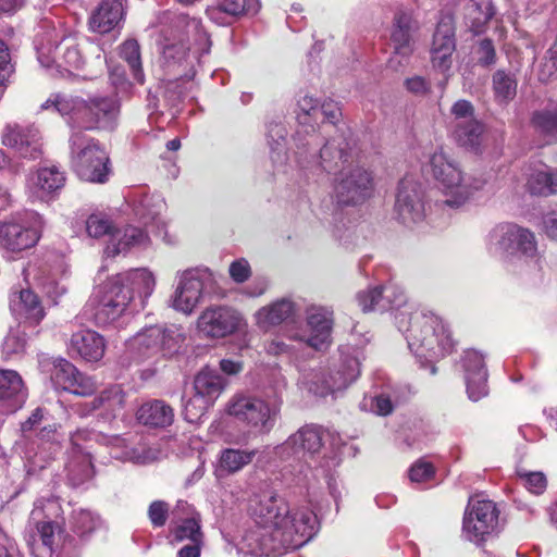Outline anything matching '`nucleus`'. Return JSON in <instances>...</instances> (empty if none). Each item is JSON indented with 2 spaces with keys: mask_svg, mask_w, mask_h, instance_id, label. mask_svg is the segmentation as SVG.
Returning <instances> with one entry per match:
<instances>
[{
  "mask_svg": "<svg viewBox=\"0 0 557 557\" xmlns=\"http://www.w3.org/2000/svg\"><path fill=\"white\" fill-rule=\"evenodd\" d=\"M297 106L298 127L293 136L295 168L289 181L301 195L325 174L336 176L359 162L360 149L352 132L338 125L342 110L337 102L305 95Z\"/></svg>",
  "mask_w": 557,
  "mask_h": 557,
  "instance_id": "1",
  "label": "nucleus"
},
{
  "mask_svg": "<svg viewBox=\"0 0 557 557\" xmlns=\"http://www.w3.org/2000/svg\"><path fill=\"white\" fill-rule=\"evenodd\" d=\"M58 113L73 132L69 138L70 164L85 182L103 184L109 180L110 158L106 148L83 131L109 129L117 124L120 103L114 96H81L53 92L39 107V112Z\"/></svg>",
  "mask_w": 557,
  "mask_h": 557,
  "instance_id": "2",
  "label": "nucleus"
},
{
  "mask_svg": "<svg viewBox=\"0 0 557 557\" xmlns=\"http://www.w3.org/2000/svg\"><path fill=\"white\" fill-rule=\"evenodd\" d=\"M162 66L168 75L195 76V64L209 53L211 41L201 21L176 14L170 29L163 32Z\"/></svg>",
  "mask_w": 557,
  "mask_h": 557,
  "instance_id": "3",
  "label": "nucleus"
},
{
  "mask_svg": "<svg viewBox=\"0 0 557 557\" xmlns=\"http://www.w3.org/2000/svg\"><path fill=\"white\" fill-rule=\"evenodd\" d=\"M154 286L156 277L146 268L134 269L110 277L99 287L96 322L104 325L116 320L126 310L134 294L144 301L152 294Z\"/></svg>",
  "mask_w": 557,
  "mask_h": 557,
  "instance_id": "4",
  "label": "nucleus"
},
{
  "mask_svg": "<svg viewBox=\"0 0 557 557\" xmlns=\"http://www.w3.org/2000/svg\"><path fill=\"white\" fill-rule=\"evenodd\" d=\"M400 332L406 334L409 349L419 358L435 360L450 354L454 342L444 321L433 312L404 311L395 315Z\"/></svg>",
  "mask_w": 557,
  "mask_h": 557,
  "instance_id": "5",
  "label": "nucleus"
},
{
  "mask_svg": "<svg viewBox=\"0 0 557 557\" xmlns=\"http://www.w3.org/2000/svg\"><path fill=\"white\" fill-rule=\"evenodd\" d=\"M429 165L445 196V199L436 201L435 206L458 209L484 184L482 180L467 176L459 163L443 150L431 154Z\"/></svg>",
  "mask_w": 557,
  "mask_h": 557,
  "instance_id": "6",
  "label": "nucleus"
},
{
  "mask_svg": "<svg viewBox=\"0 0 557 557\" xmlns=\"http://www.w3.org/2000/svg\"><path fill=\"white\" fill-rule=\"evenodd\" d=\"M40 28L42 32L37 33L34 45L37 59L42 66H67L74 70L83 66L84 57L75 37L61 35L48 22H44Z\"/></svg>",
  "mask_w": 557,
  "mask_h": 557,
  "instance_id": "7",
  "label": "nucleus"
},
{
  "mask_svg": "<svg viewBox=\"0 0 557 557\" xmlns=\"http://www.w3.org/2000/svg\"><path fill=\"white\" fill-rule=\"evenodd\" d=\"M317 516L307 509L287 515V523L274 533L262 534L261 555H280L306 544L315 533Z\"/></svg>",
  "mask_w": 557,
  "mask_h": 557,
  "instance_id": "8",
  "label": "nucleus"
},
{
  "mask_svg": "<svg viewBox=\"0 0 557 557\" xmlns=\"http://www.w3.org/2000/svg\"><path fill=\"white\" fill-rule=\"evenodd\" d=\"M421 183L410 176L404 177L397 188L394 218L406 227L426 232L431 221V208Z\"/></svg>",
  "mask_w": 557,
  "mask_h": 557,
  "instance_id": "9",
  "label": "nucleus"
},
{
  "mask_svg": "<svg viewBox=\"0 0 557 557\" xmlns=\"http://www.w3.org/2000/svg\"><path fill=\"white\" fill-rule=\"evenodd\" d=\"M375 190L374 173L359 162L342 170L333 181V199L337 207H359L366 203Z\"/></svg>",
  "mask_w": 557,
  "mask_h": 557,
  "instance_id": "10",
  "label": "nucleus"
},
{
  "mask_svg": "<svg viewBox=\"0 0 557 557\" xmlns=\"http://www.w3.org/2000/svg\"><path fill=\"white\" fill-rule=\"evenodd\" d=\"M503 528L496 504L488 499H471L466 509L462 532L466 539L481 545L496 536Z\"/></svg>",
  "mask_w": 557,
  "mask_h": 557,
  "instance_id": "11",
  "label": "nucleus"
},
{
  "mask_svg": "<svg viewBox=\"0 0 557 557\" xmlns=\"http://www.w3.org/2000/svg\"><path fill=\"white\" fill-rule=\"evenodd\" d=\"M280 412V404L250 396L235 397L228 407L231 416L259 433H269L274 428Z\"/></svg>",
  "mask_w": 557,
  "mask_h": 557,
  "instance_id": "12",
  "label": "nucleus"
},
{
  "mask_svg": "<svg viewBox=\"0 0 557 557\" xmlns=\"http://www.w3.org/2000/svg\"><path fill=\"white\" fill-rule=\"evenodd\" d=\"M448 126L456 143L476 151L484 133L483 123L476 119L474 106L466 99L453 103L449 110Z\"/></svg>",
  "mask_w": 557,
  "mask_h": 557,
  "instance_id": "13",
  "label": "nucleus"
},
{
  "mask_svg": "<svg viewBox=\"0 0 557 557\" xmlns=\"http://www.w3.org/2000/svg\"><path fill=\"white\" fill-rule=\"evenodd\" d=\"M165 209L166 202L159 194H144L134 200V214L147 227L146 231L143 230L144 237L140 244L146 240L150 244L153 242H168L166 225L162 220V213Z\"/></svg>",
  "mask_w": 557,
  "mask_h": 557,
  "instance_id": "14",
  "label": "nucleus"
},
{
  "mask_svg": "<svg viewBox=\"0 0 557 557\" xmlns=\"http://www.w3.org/2000/svg\"><path fill=\"white\" fill-rule=\"evenodd\" d=\"M86 231L89 237L111 244H140L144 237L140 227L134 225L117 227L110 218L100 213L88 216Z\"/></svg>",
  "mask_w": 557,
  "mask_h": 557,
  "instance_id": "15",
  "label": "nucleus"
},
{
  "mask_svg": "<svg viewBox=\"0 0 557 557\" xmlns=\"http://www.w3.org/2000/svg\"><path fill=\"white\" fill-rule=\"evenodd\" d=\"M289 507L287 503L277 495L264 496L253 508L252 515L259 531L256 532L259 541V553L261 554L262 534L274 533L283 529L287 523Z\"/></svg>",
  "mask_w": 557,
  "mask_h": 557,
  "instance_id": "16",
  "label": "nucleus"
},
{
  "mask_svg": "<svg viewBox=\"0 0 557 557\" xmlns=\"http://www.w3.org/2000/svg\"><path fill=\"white\" fill-rule=\"evenodd\" d=\"M242 322V315L226 306L207 308L198 318L197 326L207 337L222 338L233 334Z\"/></svg>",
  "mask_w": 557,
  "mask_h": 557,
  "instance_id": "17",
  "label": "nucleus"
},
{
  "mask_svg": "<svg viewBox=\"0 0 557 557\" xmlns=\"http://www.w3.org/2000/svg\"><path fill=\"white\" fill-rule=\"evenodd\" d=\"M456 50L455 23L450 15H445L437 22L431 47V62L441 73L449 72L453 65V54Z\"/></svg>",
  "mask_w": 557,
  "mask_h": 557,
  "instance_id": "18",
  "label": "nucleus"
},
{
  "mask_svg": "<svg viewBox=\"0 0 557 557\" xmlns=\"http://www.w3.org/2000/svg\"><path fill=\"white\" fill-rule=\"evenodd\" d=\"M2 141L18 158L36 160L41 156V135L35 125H8Z\"/></svg>",
  "mask_w": 557,
  "mask_h": 557,
  "instance_id": "19",
  "label": "nucleus"
},
{
  "mask_svg": "<svg viewBox=\"0 0 557 557\" xmlns=\"http://www.w3.org/2000/svg\"><path fill=\"white\" fill-rule=\"evenodd\" d=\"M206 271L189 269L182 272L173 297L174 309L190 313L201 298Z\"/></svg>",
  "mask_w": 557,
  "mask_h": 557,
  "instance_id": "20",
  "label": "nucleus"
},
{
  "mask_svg": "<svg viewBox=\"0 0 557 557\" xmlns=\"http://www.w3.org/2000/svg\"><path fill=\"white\" fill-rule=\"evenodd\" d=\"M419 29V23L414 20L413 14L409 10L399 9L395 12L391 41L394 53L403 58H409L413 52V35Z\"/></svg>",
  "mask_w": 557,
  "mask_h": 557,
  "instance_id": "21",
  "label": "nucleus"
},
{
  "mask_svg": "<svg viewBox=\"0 0 557 557\" xmlns=\"http://www.w3.org/2000/svg\"><path fill=\"white\" fill-rule=\"evenodd\" d=\"M467 394L470 400L478 401L488 394L487 370L484 358L475 350L465 351L462 358Z\"/></svg>",
  "mask_w": 557,
  "mask_h": 557,
  "instance_id": "22",
  "label": "nucleus"
},
{
  "mask_svg": "<svg viewBox=\"0 0 557 557\" xmlns=\"http://www.w3.org/2000/svg\"><path fill=\"white\" fill-rule=\"evenodd\" d=\"M323 446V431L315 425H305L292 434L281 446L277 454L282 457L292 455H314Z\"/></svg>",
  "mask_w": 557,
  "mask_h": 557,
  "instance_id": "23",
  "label": "nucleus"
},
{
  "mask_svg": "<svg viewBox=\"0 0 557 557\" xmlns=\"http://www.w3.org/2000/svg\"><path fill=\"white\" fill-rule=\"evenodd\" d=\"M360 375V362L357 357L347 356L342 360L337 370L323 374L314 384L315 393L324 396L346 388Z\"/></svg>",
  "mask_w": 557,
  "mask_h": 557,
  "instance_id": "24",
  "label": "nucleus"
},
{
  "mask_svg": "<svg viewBox=\"0 0 557 557\" xmlns=\"http://www.w3.org/2000/svg\"><path fill=\"white\" fill-rule=\"evenodd\" d=\"M10 311L18 322L38 325L46 317L40 297L32 289H21L10 298Z\"/></svg>",
  "mask_w": 557,
  "mask_h": 557,
  "instance_id": "25",
  "label": "nucleus"
},
{
  "mask_svg": "<svg viewBox=\"0 0 557 557\" xmlns=\"http://www.w3.org/2000/svg\"><path fill=\"white\" fill-rule=\"evenodd\" d=\"M65 172L59 166H42L29 178L28 189L32 196L47 201L60 193L65 185Z\"/></svg>",
  "mask_w": 557,
  "mask_h": 557,
  "instance_id": "26",
  "label": "nucleus"
},
{
  "mask_svg": "<svg viewBox=\"0 0 557 557\" xmlns=\"http://www.w3.org/2000/svg\"><path fill=\"white\" fill-rule=\"evenodd\" d=\"M28 226L17 222L0 224V244H38L41 237L42 219L35 212L25 214Z\"/></svg>",
  "mask_w": 557,
  "mask_h": 557,
  "instance_id": "27",
  "label": "nucleus"
},
{
  "mask_svg": "<svg viewBox=\"0 0 557 557\" xmlns=\"http://www.w3.org/2000/svg\"><path fill=\"white\" fill-rule=\"evenodd\" d=\"M69 351L72 356L79 357L87 362H97L104 355L106 342L98 332L82 329L72 334Z\"/></svg>",
  "mask_w": 557,
  "mask_h": 557,
  "instance_id": "28",
  "label": "nucleus"
},
{
  "mask_svg": "<svg viewBox=\"0 0 557 557\" xmlns=\"http://www.w3.org/2000/svg\"><path fill=\"white\" fill-rule=\"evenodd\" d=\"M39 369L42 373L49 374L50 381L55 389L67 391L71 383L77 375V368L61 357H52L46 354L38 356Z\"/></svg>",
  "mask_w": 557,
  "mask_h": 557,
  "instance_id": "29",
  "label": "nucleus"
},
{
  "mask_svg": "<svg viewBox=\"0 0 557 557\" xmlns=\"http://www.w3.org/2000/svg\"><path fill=\"white\" fill-rule=\"evenodd\" d=\"M26 398L22 377L16 371L0 369V408L15 412Z\"/></svg>",
  "mask_w": 557,
  "mask_h": 557,
  "instance_id": "30",
  "label": "nucleus"
},
{
  "mask_svg": "<svg viewBox=\"0 0 557 557\" xmlns=\"http://www.w3.org/2000/svg\"><path fill=\"white\" fill-rule=\"evenodd\" d=\"M309 335L298 336L299 341L306 342L310 347L321 350L329 343L332 331L331 313L322 308H312L307 317Z\"/></svg>",
  "mask_w": 557,
  "mask_h": 557,
  "instance_id": "31",
  "label": "nucleus"
},
{
  "mask_svg": "<svg viewBox=\"0 0 557 557\" xmlns=\"http://www.w3.org/2000/svg\"><path fill=\"white\" fill-rule=\"evenodd\" d=\"M123 14L124 8L121 0H102L89 18L90 29L107 34L120 24Z\"/></svg>",
  "mask_w": 557,
  "mask_h": 557,
  "instance_id": "32",
  "label": "nucleus"
},
{
  "mask_svg": "<svg viewBox=\"0 0 557 557\" xmlns=\"http://www.w3.org/2000/svg\"><path fill=\"white\" fill-rule=\"evenodd\" d=\"M490 244H535L534 233L513 222L498 223L487 234Z\"/></svg>",
  "mask_w": 557,
  "mask_h": 557,
  "instance_id": "33",
  "label": "nucleus"
},
{
  "mask_svg": "<svg viewBox=\"0 0 557 557\" xmlns=\"http://www.w3.org/2000/svg\"><path fill=\"white\" fill-rule=\"evenodd\" d=\"M224 387V377L209 367L203 368L194 379L195 394L211 405L219 398Z\"/></svg>",
  "mask_w": 557,
  "mask_h": 557,
  "instance_id": "34",
  "label": "nucleus"
},
{
  "mask_svg": "<svg viewBox=\"0 0 557 557\" xmlns=\"http://www.w3.org/2000/svg\"><path fill=\"white\" fill-rule=\"evenodd\" d=\"M137 419L151 428H165L174 420L173 409L163 400L148 401L138 409Z\"/></svg>",
  "mask_w": 557,
  "mask_h": 557,
  "instance_id": "35",
  "label": "nucleus"
},
{
  "mask_svg": "<svg viewBox=\"0 0 557 557\" xmlns=\"http://www.w3.org/2000/svg\"><path fill=\"white\" fill-rule=\"evenodd\" d=\"M295 311V304L288 298H282L259 309L256 313L257 323L260 327L268 329L287 321Z\"/></svg>",
  "mask_w": 557,
  "mask_h": 557,
  "instance_id": "36",
  "label": "nucleus"
},
{
  "mask_svg": "<svg viewBox=\"0 0 557 557\" xmlns=\"http://www.w3.org/2000/svg\"><path fill=\"white\" fill-rule=\"evenodd\" d=\"M531 126L541 135L557 140V100L549 99L542 108L533 111Z\"/></svg>",
  "mask_w": 557,
  "mask_h": 557,
  "instance_id": "37",
  "label": "nucleus"
},
{
  "mask_svg": "<svg viewBox=\"0 0 557 557\" xmlns=\"http://www.w3.org/2000/svg\"><path fill=\"white\" fill-rule=\"evenodd\" d=\"M527 186L532 195L549 196L557 194V169L541 165L531 173Z\"/></svg>",
  "mask_w": 557,
  "mask_h": 557,
  "instance_id": "38",
  "label": "nucleus"
},
{
  "mask_svg": "<svg viewBox=\"0 0 557 557\" xmlns=\"http://www.w3.org/2000/svg\"><path fill=\"white\" fill-rule=\"evenodd\" d=\"M257 454V449L225 448L220 454L219 469L226 474H234L251 463Z\"/></svg>",
  "mask_w": 557,
  "mask_h": 557,
  "instance_id": "39",
  "label": "nucleus"
},
{
  "mask_svg": "<svg viewBox=\"0 0 557 557\" xmlns=\"http://www.w3.org/2000/svg\"><path fill=\"white\" fill-rule=\"evenodd\" d=\"M67 478L73 486H78L89 480L94 474V467L91 463V451L86 454H70L69 462L66 463Z\"/></svg>",
  "mask_w": 557,
  "mask_h": 557,
  "instance_id": "40",
  "label": "nucleus"
},
{
  "mask_svg": "<svg viewBox=\"0 0 557 557\" xmlns=\"http://www.w3.org/2000/svg\"><path fill=\"white\" fill-rule=\"evenodd\" d=\"M124 403V394L120 386H111L102 391L97 397L88 403L79 405V412L86 416L97 409L106 408L108 410H114L116 407H121Z\"/></svg>",
  "mask_w": 557,
  "mask_h": 557,
  "instance_id": "41",
  "label": "nucleus"
},
{
  "mask_svg": "<svg viewBox=\"0 0 557 557\" xmlns=\"http://www.w3.org/2000/svg\"><path fill=\"white\" fill-rule=\"evenodd\" d=\"M165 339V331L162 326H149L138 332L132 339V347L137 348L140 355L150 354L161 348Z\"/></svg>",
  "mask_w": 557,
  "mask_h": 557,
  "instance_id": "42",
  "label": "nucleus"
},
{
  "mask_svg": "<svg viewBox=\"0 0 557 557\" xmlns=\"http://www.w3.org/2000/svg\"><path fill=\"white\" fill-rule=\"evenodd\" d=\"M493 91L498 103L510 102L517 94V79L505 70H497L493 75Z\"/></svg>",
  "mask_w": 557,
  "mask_h": 557,
  "instance_id": "43",
  "label": "nucleus"
},
{
  "mask_svg": "<svg viewBox=\"0 0 557 557\" xmlns=\"http://www.w3.org/2000/svg\"><path fill=\"white\" fill-rule=\"evenodd\" d=\"M120 57L127 63L134 79L144 84L145 75L141 67L140 47L136 39H127L120 46Z\"/></svg>",
  "mask_w": 557,
  "mask_h": 557,
  "instance_id": "44",
  "label": "nucleus"
},
{
  "mask_svg": "<svg viewBox=\"0 0 557 557\" xmlns=\"http://www.w3.org/2000/svg\"><path fill=\"white\" fill-rule=\"evenodd\" d=\"M26 347L27 334L20 324L9 330L1 345L2 354L7 358L24 355Z\"/></svg>",
  "mask_w": 557,
  "mask_h": 557,
  "instance_id": "45",
  "label": "nucleus"
},
{
  "mask_svg": "<svg viewBox=\"0 0 557 557\" xmlns=\"http://www.w3.org/2000/svg\"><path fill=\"white\" fill-rule=\"evenodd\" d=\"M191 78L187 76L173 75V78H169L163 85V97L164 100L172 108H176L185 98L187 87Z\"/></svg>",
  "mask_w": 557,
  "mask_h": 557,
  "instance_id": "46",
  "label": "nucleus"
},
{
  "mask_svg": "<svg viewBox=\"0 0 557 557\" xmlns=\"http://www.w3.org/2000/svg\"><path fill=\"white\" fill-rule=\"evenodd\" d=\"M99 517L89 510L81 509L78 511H74L73 513L72 528L73 531L81 537L89 535L99 527Z\"/></svg>",
  "mask_w": 557,
  "mask_h": 557,
  "instance_id": "47",
  "label": "nucleus"
},
{
  "mask_svg": "<svg viewBox=\"0 0 557 557\" xmlns=\"http://www.w3.org/2000/svg\"><path fill=\"white\" fill-rule=\"evenodd\" d=\"M267 136L272 152V160L276 162L285 151L287 131L282 124H270Z\"/></svg>",
  "mask_w": 557,
  "mask_h": 557,
  "instance_id": "48",
  "label": "nucleus"
},
{
  "mask_svg": "<svg viewBox=\"0 0 557 557\" xmlns=\"http://www.w3.org/2000/svg\"><path fill=\"white\" fill-rule=\"evenodd\" d=\"M357 301L363 312L387 309L382 295V286L358 293Z\"/></svg>",
  "mask_w": 557,
  "mask_h": 557,
  "instance_id": "49",
  "label": "nucleus"
},
{
  "mask_svg": "<svg viewBox=\"0 0 557 557\" xmlns=\"http://www.w3.org/2000/svg\"><path fill=\"white\" fill-rule=\"evenodd\" d=\"M218 8L233 16L256 14L260 9V2L258 0H221Z\"/></svg>",
  "mask_w": 557,
  "mask_h": 557,
  "instance_id": "50",
  "label": "nucleus"
},
{
  "mask_svg": "<svg viewBox=\"0 0 557 557\" xmlns=\"http://www.w3.org/2000/svg\"><path fill=\"white\" fill-rule=\"evenodd\" d=\"M517 475L521 485L532 494L540 495L546 490L547 480L543 472L518 469Z\"/></svg>",
  "mask_w": 557,
  "mask_h": 557,
  "instance_id": "51",
  "label": "nucleus"
},
{
  "mask_svg": "<svg viewBox=\"0 0 557 557\" xmlns=\"http://www.w3.org/2000/svg\"><path fill=\"white\" fill-rule=\"evenodd\" d=\"M114 443L115 448H124L121 453H112L113 456L117 459L132 461L134 463H147L151 459L149 451L144 447H127L125 445V441L120 437H115Z\"/></svg>",
  "mask_w": 557,
  "mask_h": 557,
  "instance_id": "52",
  "label": "nucleus"
},
{
  "mask_svg": "<svg viewBox=\"0 0 557 557\" xmlns=\"http://www.w3.org/2000/svg\"><path fill=\"white\" fill-rule=\"evenodd\" d=\"M98 435L91 433L87 430H77L73 434H71L70 442L71 448L70 453L72 455L76 454H86L87 451H91V443Z\"/></svg>",
  "mask_w": 557,
  "mask_h": 557,
  "instance_id": "53",
  "label": "nucleus"
},
{
  "mask_svg": "<svg viewBox=\"0 0 557 557\" xmlns=\"http://www.w3.org/2000/svg\"><path fill=\"white\" fill-rule=\"evenodd\" d=\"M211 406L212 405L205 400V398L194 394V396L184 404V417L188 422H196Z\"/></svg>",
  "mask_w": 557,
  "mask_h": 557,
  "instance_id": "54",
  "label": "nucleus"
},
{
  "mask_svg": "<svg viewBox=\"0 0 557 557\" xmlns=\"http://www.w3.org/2000/svg\"><path fill=\"white\" fill-rule=\"evenodd\" d=\"M174 537L176 541H200L202 533L200 531V524L195 518L185 519L174 530Z\"/></svg>",
  "mask_w": 557,
  "mask_h": 557,
  "instance_id": "55",
  "label": "nucleus"
},
{
  "mask_svg": "<svg viewBox=\"0 0 557 557\" xmlns=\"http://www.w3.org/2000/svg\"><path fill=\"white\" fill-rule=\"evenodd\" d=\"M71 385V388L66 392L84 397L90 396L97 389V384L94 379L79 371H77V375H75Z\"/></svg>",
  "mask_w": 557,
  "mask_h": 557,
  "instance_id": "56",
  "label": "nucleus"
},
{
  "mask_svg": "<svg viewBox=\"0 0 557 557\" xmlns=\"http://www.w3.org/2000/svg\"><path fill=\"white\" fill-rule=\"evenodd\" d=\"M557 72V53H553L549 49L544 59L539 63L536 75L542 83L548 82L552 76Z\"/></svg>",
  "mask_w": 557,
  "mask_h": 557,
  "instance_id": "57",
  "label": "nucleus"
},
{
  "mask_svg": "<svg viewBox=\"0 0 557 557\" xmlns=\"http://www.w3.org/2000/svg\"><path fill=\"white\" fill-rule=\"evenodd\" d=\"M169 505L163 500H154L148 508V517L154 528H161L166 523Z\"/></svg>",
  "mask_w": 557,
  "mask_h": 557,
  "instance_id": "58",
  "label": "nucleus"
},
{
  "mask_svg": "<svg viewBox=\"0 0 557 557\" xmlns=\"http://www.w3.org/2000/svg\"><path fill=\"white\" fill-rule=\"evenodd\" d=\"M36 528L42 544L49 548L54 544L55 534L62 531L61 525L55 521H40Z\"/></svg>",
  "mask_w": 557,
  "mask_h": 557,
  "instance_id": "59",
  "label": "nucleus"
},
{
  "mask_svg": "<svg viewBox=\"0 0 557 557\" xmlns=\"http://www.w3.org/2000/svg\"><path fill=\"white\" fill-rule=\"evenodd\" d=\"M478 62L482 66H491L496 63V51L492 39L484 38L479 42Z\"/></svg>",
  "mask_w": 557,
  "mask_h": 557,
  "instance_id": "60",
  "label": "nucleus"
},
{
  "mask_svg": "<svg viewBox=\"0 0 557 557\" xmlns=\"http://www.w3.org/2000/svg\"><path fill=\"white\" fill-rule=\"evenodd\" d=\"M384 302L389 307L399 308L406 302V296L401 288L396 285L382 286Z\"/></svg>",
  "mask_w": 557,
  "mask_h": 557,
  "instance_id": "61",
  "label": "nucleus"
},
{
  "mask_svg": "<svg viewBox=\"0 0 557 557\" xmlns=\"http://www.w3.org/2000/svg\"><path fill=\"white\" fill-rule=\"evenodd\" d=\"M434 474L432 463L424 460L417 461L409 470V478L412 482H423L431 479Z\"/></svg>",
  "mask_w": 557,
  "mask_h": 557,
  "instance_id": "62",
  "label": "nucleus"
},
{
  "mask_svg": "<svg viewBox=\"0 0 557 557\" xmlns=\"http://www.w3.org/2000/svg\"><path fill=\"white\" fill-rule=\"evenodd\" d=\"M0 557H23L14 539L0 527Z\"/></svg>",
  "mask_w": 557,
  "mask_h": 557,
  "instance_id": "63",
  "label": "nucleus"
},
{
  "mask_svg": "<svg viewBox=\"0 0 557 557\" xmlns=\"http://www.w3.org/2000/svg\"><path fill=\"white\" fill-rule=\"evenodd\" d=\"M404 85L407 91L416 96H424L431 90L430 82L425 77L419 75L405 79Z\"/></svg>",
  "mask_w": 557,
  "mask_h": 557,
  "instance_id": "64",
  "label": "nucleus"
}]
</instances>
